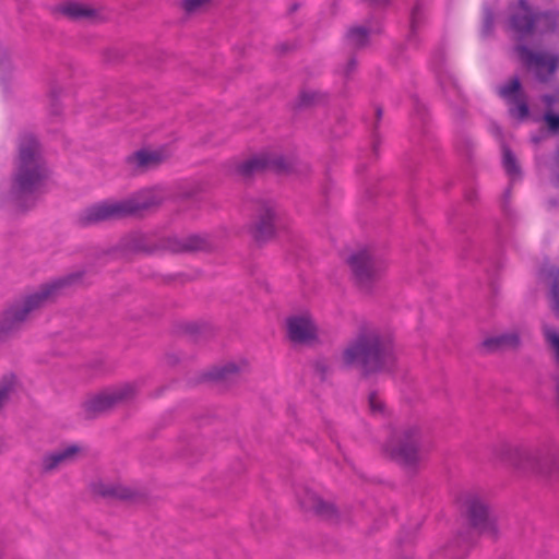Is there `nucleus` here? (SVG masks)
<instances>
[{
    "mask_svg": "<svg viewBox=\"0 0 559 559\" xmlns=\"http://www.w3.org/2000/svg\"><path fill=\"white\" fill-rule=\"evenodd\" d=\"M50 174L37 136L32 132H22L17 140L10 188L11 199L20 211L26 212L35 206Z\"/></svg>",
    "mask_w": 559,
    "mask_h": 559,
    "instance_id": "f257e3e1",
    "label": "nucleus"
},
{
    "mask_svg": "<svg viewBox=\"0 0 559 559\" xmlns=\"http://www.w3.org/2000/svg\"><path fill=\"white\" fill-rule=\"evenodd\" d=\"M342 359L345 366L358 368L364 378L392 371L396 365L393 338L378 329L361 326L343 350Z\"/></svg>",
    "mask_w": 559,
    "mask_h": 559,
    "instance_id": "f03ea898",
    "label": "nucleus"
},
{
    "mask_svg": "<svg viewBox=\"0 0 559 559\" xmlns=\"http://www.w3.org/2000/svg\"><path fill=\"white\" fill-rule=\"evenodd\" d=\"M83 271L72 272L39 286L38 290L26 296L21 302L7 308L0 317V342L19 331L33 310L55 301L67 289L81 283Z\"/></svg>",
    "mask_w": 559,
    "mask_h": 559,
    "instance_id": "7ed1b4c3",
    "label": "nucleus"
},
{
    "mask_svg": "<svg viewBox=\"0 0 559 559\" xmlns=\"http://www.w3.org/2000/svg\"><path fill=\"white\" fill-rule=\"evenodd\" d=\"M156 204L157 201L154 197L145 199L131 198L120 202L94 204L84 209L76 215L75 225L79 227H87L105 221L135 216Z\"/></svg>",
    "mask_w": 559,
    "mask_h": 559,
    "instance_id": "20e7f679",
    "label": "nucleus"
},
{
    "mask_svg": "<svg viewBox=\"0 0 559 559\" xmlns=\"http://www.w3.org/2000/svg\"><path fill=\"white\" fill-rule=\"evenodd\" d=\"M385 451L401 467L415 473L426 452L421 429L417 426L401 429L386 443Z\"/></svg>",
    "mask_w": 559,
    "mask_h": 559,
    "instance_id": "39448f33",
    "label": "nucleus"
},
{
    "mask_svg": "<svg viewBox=\"0 0 559 559\" xmlns=\"http://www.w3.org/2000/svg\"><path fill=\"white\" fill-rule=\"evenodd\" d=\"M282 227L283 222L277 204L271 200L258 201L248 225V233L252 240L262 247L274 240Z\"/></svg>",
    "mask_w": 559,
    "mask_h": 559,
    "instance_id": "423d86ee",
    "label": "nucleus"
},
{
    "mask_svg": "<svg viewBox=\"0 0 559 559\" xmlns=\"http://www.w3.org/2000/svg\"><path fill=\"white\" fill-rule=\"evenodd\" d=\"M346 262L352 271L353 278L360 289L369 290L380 278L385 265L384 262L368 249L353 252Z\"/></svg>",
    "mask_w": 559,
    "mask_h": 559,
    "instance_id": "0eeeda50",
    "label": "nucleus"
},
{
    "mask_svg": "<svg viewBox=\"0 0 559 559\" xmlns=\"http://www.w3.org/2000/svg\"><path fill=\"white\" fill-rule=\"evenodd\" d=\"M463 507V514L469 526L476 530L479 535L497 540L498 528L496 520L486 500L476 493H467L464 497Z\"/></svg>",
    "mask_w": 559,
    "mask_h": 559,
    "instance_id": "6e6552de",
    "label": "nucleus"
},
{
    "mask_svg": "<svg viewBox=\"0 0 559 559\" xmlns=\"http://www.w3.org/2000/svg\"><path fill=\"white\" fill-rule=\"evenodd\" d=\"M509 29L518 44H527L536 35V11L528 0H518L515 5L509 7Z\"/></svg>",
    "mask_w": 559,
    "mask_h": 559,
    "instance_id": "1a4fd4ad",
    "label": "nucleus"
},
{
    "mask_svg": "<svg viewBox=\"0 0 559 559\" xmlns=\"http://www.w3.org/2000/svg\"><path fill=\"white\" fill-rule=\"evenodd\" d=\"M135 394V386L127 383L120 388L104 391L87 399L82 404L83 414L85 419H94L99 415L110 411L118 403L133 397Z\"/></svg>",
    "mask_w": 559,
    "mask_h": 559,
    "instance_id": "9d476101",
    "label": "nucleus"
},
{
    "mask_svg": "<svg viewBox=\"0 0 559 559\" xmlns=\"http://www.w3.org/2000/svg\"><path fill=\"white\" fill-rule=\"evenodd\" d=\"M515 51L527 68L534 69L535 76L540 83H548L558 70L559 57L557 55L534 51L525 44H518Z\"/></svg>",
    "mask_w": 559,
    "mask_h": 559,
    "instance_id": "9b49d317",
    "label": "nucleus"
},
{
    "mask_svg": "<svg viewBox=\"0 0 559 559\" xmlns=\"http://www.w3.org/2000/svg\"><path fill=\"white\" fill-rule=\"evenodd\" d=\"M499 95L507 100L510 117L519 121H524L530 117L527 95L523 91L521 80L518 75H514L506 84L500 86Z\"/></svg>",
    "mask_w": 559,
    "mask_h": 559,
    "instance_id": "f8f14e48",
    "label": "nucleus"
},
{
    "mask_svg": "<svg viewBox=\"0 0 559 559\" xmlns=\"http://www.w3.org/2000/svg\"><path fill=\"white\" fill-rule=\"evenodd\" d=\"M120 248L127 253L153 254L166 251V237L158 238L153 234L134 231L121 239Z\"/></svg>",
    "mask_w": 559,
    "mask_h": 559,
    "instance_id": "ddd939ff",
    "label": "nucleus"
},
{
    "mask_svg": "<svg viewBox=\"0 0 559 559\" xmlns=\"http://www.w3.org/2000/svg\"><path fill=\"white\" fill-rule=\"evenodd\" d=\"M297 499L305 512H312L316 516L331 522H337L340 519L338 509L334 503L323 500L308 488H302L300 492H297Z\"/></svg>",
    "mask_w": 559,
    "mask_h": 559,
    "instance_id": "4468645a",
    "label": "nucleus"
},
{
    "mask_svg": "<svg viewBox=\"0 0 559 559\" xmlns=\"http://www.w3.org/2000/svg\"><path fill=\"white\" fill-rule=\"evenodd\" d=\"M514 465L524 472L548 475L552 469V460L540 449H516L514 453Z\"/></svg>",
    "mask_w": 559,
    "mask_h": 559,
    "instance_id": "2eb2a0df",
    "label": "nucleus"
},
{
    "mask_svg": "<svg viewBox=\"0 0 559 559\" xmlns=\"http://www.w3.org/2000/svg\"><path fill=\"white\" fill-rule=\"evenodd\" d=\"M213 245L207 235L191 234L186 237H166V251L171 253H191L210 251Z\"/></svg>",
    "mask_w": 559,
    "mask_h": 559,
    "instance_id": "dca6fc26",
    "label": "nucleus"
},
{
    "mask_svg": "<svg viewBox=\"0 0 559 559\" xmlns=\"http://www.w3.org/2000/svg\"><path fill=\"white\" fill-rule=\"evenodd\" d=\"M287 332L290 341L300 344L307 343L317 337L316 328L309 319L304 317L288 318Z\"/></svg>",
    "mask_w": 559,
    "mask_h": 559,
    "instance_id": "f3484780",
    "label": "nucleus"
},
{
    "mask_svg": "<svg viewBox=\"0 0 559 559\" xmlns=\"http://www.w3.org/2000/svg\"><path fill=\"white\" fill-rule=\"evenodd\" d=\"M81 449L76 444L68 445L62 450L46 453L43 456V472L50 473L59 465L73 462Z\"/></svg>",
    "mask_w": 559,
    "mask_h": 559,
    "instance_id": "a211bd4d",
    "label": "nucleus"
},
{
    "mask_svg": "<svg viewBox=\"0 0 559 559\" xmlns=\"http://www.w3.org/2000/svg\"><path fill=\"white\" fill-rule=\"evenodd\" d=\"M270 167V157L267 155H254L243 162L236 164L235 174L242 179H250L267 170Z\"/></svg>",
    "mask_w": 559,
    "mask_h": 559,
    "instance_id": "6ab92c4d",
    "label": "nucleus"
},
{
    "mask_svg": "<svg viewBox=\"0 0 559 559\" xmlns=\"http://www.w3.org/2000/svg\"><path fill=\"white\" fill-rule=\"evenodd\" d=\"M521 340L518 333H504L485 338L480 346L486 353H496L508 348L515 349L520 346Z\"/></svg>",
    "mask_w": 559,
    "mask_h": 559,
    "instance_id": "aec40b11",
    "label": "nucleus"
},
{
    "mask_svg": "<svg viewBox=\"0 0 559 559\" xmlns=\"http://www.w3.org/2000/svg\"><path fill=\"white\" fill-rule=\"evenodd\" d=\"M536 35L545 36L554 34L559 28V11L558 10H545L536 11Z\"/></svg>",
    "mask_w": 559,
    "mask_h": 559,
    "instance_id": "412c9836",
    "label": "nucleus"
},
{
    "mask_svg": "<svg viewBox=\"0 0 559 559\" xmlns=\"http://www.w3.org/2000/svg\"><path fill=\"white\" fill-rule=\"evenodd\" d=\"M55 12H58L72 21H80L96 16V11L94 9L75 1H68L56 7Z\"/></svg>",
    "mask_w": 559,
    "mask_h": 559,
    "instance_id": "4be33fe9",
    "label": "nucleus"
},
{
    "mask_svg": "<svg viewBox=\"0 0 559 559\" xmlns=\"http://www.w3.org/2000/svg\"><path fill=\"white\" fill-rule=\"evenodd\" d=\"M475 540L471 533L460 534L451 544L445 548V555L450 559H464L469 549L474 546Z\"/></svg>",
    "mask_w": 559,
    "mask_h": 559,
    "instance_id": "5701e85b",
    "label": "nucleus"
},
{
    "mask_svg": "<svg viewBox=\"0 0 559 559\" xmlns=\"http://www.w3.org/2000/svg\"><path fill=\"white\" fill-rule=\"evenodd\" d=\"M240 367L235 362H226L222 366L212 368L204 374L205 380L211 381H233L239 374Z\"/></svg>",
    "mask_w": 559,
    "mask_h": 559,
    "instance_id": "b1692460",
    "label": "nucleus"
},
{
    "mask_svg": "<svg viewBox=\"0 0 559 559\" xmlns=\"http://www.w3.org/2000/svg\"><path fill=\"white\" fill-rule=\"evenodd\" d=\"M96 492L104 498H112L118 500H132L136 497V492L131 488L121 485H105L99 484L96 487Z\"/></svg>",
    "mask_w": 559,
    "mask_h": 559,
    "instance_id": "393cba45",
    "label": "nucleus"
},
{
    "mask_svg": "<svg viewBox=\"0 0 559 559\" xmlns=\"http://www.w3.org/2000/svg\"><path fill=\"white\" fill-rule=\"evenodd\" d=\"M160 162V155L157 152H148L140 150L128 157V163L134 164L136 167L147 168L157 165Z\"/></svg>",
    "mask_w": 559,
    "mask_h": 559,
    "instance_id": "a878e982",
    "label": "nucleus"
},
{
    "mask_svg": "<svg viewBox=\"0 0 559 559\" xmlns=\"http://www.w3.org/2000/svg\"><path fill=\"white\" fill-rule=\"evenodd\" d=\"M326 98L325 94L318 91L310 90H301L298 98L294 105L295 109H306L310 108L321 102H324Z\"/></svg>",
    "mask_w": 559,
    "mask_h": 559,
    "instance_id": "bb28decb",
    "label": "nucleus"
},
{
    "mask_svg": "<svg viewBox=\"0 0 559 559\" xmlns=\"http://www.w3.org/2000/svg\"><path fill=\"white\" fill-rule=\"evenodd\" d=\"M426 14L424 5L420 2H416L411 12V29L408 34L409 41L417 40V34L420 27L425 24Z\"/></svg>",
    "mask_w": 559,
    "mask_h": 559,
    "instance_id": "cd10ccee",
    "label": "nucleus"
},
{
    "mask_svg": "<svg viewBox=\"0 0 559 559\" xmlns=\"http://www.w3.org/2000/svg\"><path fill=\"white\" fill-rule=\"evenodd\" d=\"M369 35L370 31L365 26H353L346 33L348 41L356 49L364 48L369 44Z\"/></svg>",
    "mask_w": 559,
    "mask_h": 559,
    "instance_id": "c85d7f7f",
    "label": "nucleus"
},
{
    "mask_svg": "<svg viewBox=\"0 0 559 559\" xmlns=\"http://www.w3.org/2000/svg\"><path fill=\"white\" fill-rule=\"evenodd\" d=\"M502 151H503L502 164H503V167H504V170L507 171V174L510 176L521 175V168L518 164L516 157H515L514 153L512 152V150L509 146L503 145Z\"/></svg>",
    "mask_w": 559,
    "mask_h": 559,
    "instance_id": "c756f323",
    "label": "nucleus"
},
{
    "mask_svg": "<svg viewBox=\"0 0 559 559\" xmlns=\"http://www.w3.org/2000/svg\"><path fill=\"white\" fill-rule=\"evenodd\" d=\"M543 334L547 344L554 349L556 359L559 362V333L554 328L544 325Z\"/></svg>",
    "mask_w": 559,
    "mask_h": 559,
    "instance_id": "7c9ffc66",
    "label": "nucleus"
},
{
    "mask_svg": "<svg viewBox=\"0 0 559 559\" xmlns=\"http://www.w3.org/2000/svg\"><path fill=\"white\" fill-rule=\"evenodd\" d=\"M495 28V12L490 7L484 9L481 34L485 37L492 35Z\"/></svg>",
    "mask_w": 559,
    "mask_h": 559,
    "instance_id": "2f4dec72",
    "label": "nucleus"
},
{
    "mask_svg": "<svg viewBox=\"0 0 559 559\" xmlns=\"http://www.w3.org/2000/svg\"><path fill=\"white\" fill-rule=\"evenodd\" d=\"M550 296L552 300V310L556 313H559V269H557L552 274Z\"/></svg>",
    "mask_w": 559,
    "mask_h": 559,
    "instance_id": "473e14b6",
    "label": "nucleus"
},
{
    "mask_svg": "<svg viewBox=\"0 0 559 559\" xmlns=\"http://www.w3.org/2000/svg\"><path fill=\"white\" fill-rule=\"evenodd\" d=\"M544 121L548 130L552 133L559 132V114L554 111H546L544 114Z\"/></svg>",
    "mask_w": 559,
    "mask_h": 559,
    "instance_id": "72a5a7b5",
    "label": "nucleus"
},
{
    "mask_svg": "<svg viewBox=\"0 0 559 559\" xmlns=\"http://www.w3.org/2000/svg\"><path fill=\"white\" fill-rule=\"evenodd\" d=\"M288 168H289V165L283 156L270 158L269 169H274L276 173H284V171L288 170Z\"/></svg>",
    "mask_w": 559,
    "mask_h": 559,
    "instance_id": "f704fd0d",
    "label": "nucleus"
},
{
    "mask_svg": "<svg viewBox=\"0 0 559 559\" xmlns=\"http://www.w3.org/2000/svg\"><path fill=\"white\" fill-rule=\"evenodd\" d=\"M313 368L316 374L320 378V380L324 381L330 370L329 366L323 360H317L313 364Z\"/></svg>",
    "mask_w": 559,
    "mask_h": 559,
    "instance_id": "c9c22d12",
    "label": "nucleus"
},
{
    "mask_svg": "<svg viewBox=\"0 0 559 559\" xmlns=\"http://www.w3.org/2000/svg\"><path fill=\"white\" fill-rule=\"evenodd\" d=\"M210 0H183L182 7L183 9L191 13L197 11L199 8H201L203 4L207 3Z\"/></svg>",
    "mask_w": 559,
    "mask_h": 559,
    "instance_id": "e433bc0d",
    "label": "nucleus"
},
{
    "mask_svg": "<svg viewBox=\"0 0 559 559\" xmlns=\"http://www.w3.org/2000/svg\"><path fill=\"white\" fill-rule=\"evenodd\" d=\"M542 100L548 108L554 107L559 103V87L552 94L543 95Z\"/></svg>",
    "mask_w": 559,
    "mask_h": 559,
    "instance_id": "4c0bfd02",
    "label": "nucleus"
},
{
    "mask_svg": "<svg viewBox=\"0 0 559 559\" xmlns=\"http://www.w3.org/2000/svg\"><path fill=\"white\" fill-rule=\"evenodd\" d=\"M183 331L191 335V336H198L201 332V330L204 328L203 325H200L195 322H189V323H186L183 326Z\"/></svg>",
    "mask_w": 559,
    "mask_h": 559,
    "instance_id": "58836bf2",
    "label": "nucleus"
},
{
    "mask_svg": "<svg viewBox=\"0 0 559 559\" xmlns=\"http://www.w3.org/2000/svg\"><path fill=\"white\" fill-rule=\"evenodd\" d=\"M369 405L372 412H380L382 411L383 405L378 401L377 392H370L369 396Z\"/></svg>",
    "mask_w": 559,
    "mask_h": 559,
    "instance_id": "ea45409f",
    "label": "nucleus"
},
{
    "mask_svg": "<svg viewBox=\"0 0 559 559\" xmlns=\"http://www.w3.org/2000/svg\"><path fill=\"white\" fill-rule=\"evenodd\" d=\"M297 48V45L296 44H292V43H282L280 45L276 46V51L278 52V55H285L289 51H293Z\"/></svg>",
    "mask_w": 559,
    "mask_h": 559,
    "instance_id": "a19ab883",
    "label": "nucleus"
},
{
    "mask_svg": "<svg viewBox=\"0 0 559 559\" xmlns=\"http://www.w3.org/2000/svg\"><path fill=\"white\" fill-rule=\"evenodd\" d=\"M10 391H11L10 384L0 385V407L3 405L4 401L8 399Z\"/></svg>",
    "mask_w": 559,
    "mask_h": 559,
    "instance_id": "79ce46f5",
    "label": "nucleus"
},
{
    "mask_svg": "<svg viewBox=\"0 0 559 559\" xmlns=\"http://www.w3.org/2000/svg\"><path fill=\"white\" fill-rule=\"evenodd\" d=\"M382 116H383V109L381 106H377L376 107V118H377V123L374 124L373 127V135L376 136V131L378 129V124L379 122L381 121L382 119Z\"/></svg>",
    "mask_w": 559,
    "mask_h": 559,
    "instance_id": "37998d69",
    "label": "nucleus"
},
{
    "mask_svg": "<svg viewBox=\"0 0 559 559\" xmlns=\"http://www.w3.org/2000/svg\"><path fill=\"white\" fill-rule=\"evenodd\" d=\"M449 86H450V91H451L453 96H459L460 95L459 85H457V83L453 79H449Z\"/></svg>",
    "mask_w": 559,
    "mask_h": 559,
    "instance_id": "c03bdc74",
    "label": "nucleus"
},
{
    "mask_svg": "<svg viewBox=\"0 0 559 559\" xmlns=\"http://www.w3.org/2000/svg\"><path fill=\"white\" fill-rule=\"evenodd\" d=\"M554 160H555V165H556V168H557L556 180H557V183H558V187H559V145L556 148Z\"/></svg>",
    "mask_w": 559,
    "mask_h": 559,
    "instance_id": "a18cd8bd",
    "label": "nucleus"
},
{
    "mask_svg": "<svg viewBox=\"0 0 559 559\" xmlns=\"http://www.w3.org/2000/svg\"><path fill=\"white\" fill-rule=\"evenodd\" d=\"M356 64H357L356 59H355V58H352V59L348 61V63H347L345 74H346V75H349V74H350V72L355 70Z\"/></svg>",
    "mask_w": 559,
    "mask_h": 559,
    "instance_id": "49530a36",
    "label": "nucleus"
},
{
    "mask_svg": "<svg viewBox=\"0 0 559 559\" xmlns=\"http://www.w3.org/2000/svg\"><path fill=\"white\" fill-rule=\"evenodd\" d=\"M548 204H549L550 207H558L559 206V199L552 198V199H550L548 201Z\"/></svg>",
    "mask_w": 559,
    "mask_h": 559,
    "instance_id": "de8ad7c7",
    "label": "nucleus"
},
{
    "mask_svg": "<svg viewBox=\"0 0 559 559\" xmlns=\"http://www.w3.org/2000/svg\"><path fill=\"white\" fill-rule=\"evenodd\" d=\"M299 9V3H293L289 8V13H294Z\"/></svg>",
    "mask_w": 559,
    "mask_h": 559,
    "instance_id": "09e8293b",
    "label": "nucleus"
},
{
    "mask_svg": "<svg viewBox=\"0 0 559 559\" xmlns=\"http://www.w3.org/2000/svg\"><path fill=\"white\" fill-rule=\"evenodd\" d=\"M511 194V188H508L504 192V202H508Z\"/></svg>",
    "mask_w": 559,
    "mask_h": 559,
    "instance_id": "8fccbe9b",
    "label": "nucleus"
},
{
    "mask_svg": "<svg viewBox=\"0 0 559 559\" xmlns=\"http://www.w3.org/2000/svg\"><path fill=\"white\" fill-rule=\"evenodd\" d=\"M8 61H9V60H8V57L4 55V56L1 58V60H0V66H1V64H4V63H8Z\"/></svg>",
    "mask_w": 559,
    "mask_h": 559,
    "instance_id": "3c124183",
    "label": "nucleus"
},
{
    "mask_svg": "<svg viewBox=\"0 0 559 559\" xmlns=\"http://www.w3.org/2000/svg\"><path fill=\"white\" fill-rule=\"evenodd\" d=\"M53 109H52V112L58 115L59 114V110L57 109L56 105H52Z\"/></svg>",
    "mask_w": 559,
    "mask_h": 559,
    "instance_id": "603ef678",
    "label": "nucleus"
},
{
    "mask_svg": "<svg viewBox=\"0 0 559 559\" xmlns=\"http://www.w3.org/2000/svg\"><path fill=\"white\" fill-rule=\"evenodd\" d=\"M444 84H445L444 82H441V86H442L443 90H445V85Z\"/></svg>",
    "mask_w": 559,
    "mask_h": 559,
    "instance_id": "864d4df0",
    "label": "nucleus"
},
{
    "mask_svg": "<svg viewBox=\"0 0 559 559\" xmlns=\"http://www.w3.org/2000/svg\"><path fill=\"white\" fill-rule=\"evenodd\" d=\"M373 150L374 151L377 150V143L376 142L373 143Z\"/></svg>",
    "mask_w": 559,
    "mask_h": 559,
    "instance_id": "5fc2aeb1",
    "label": "nucleus"
}]
</instances>
